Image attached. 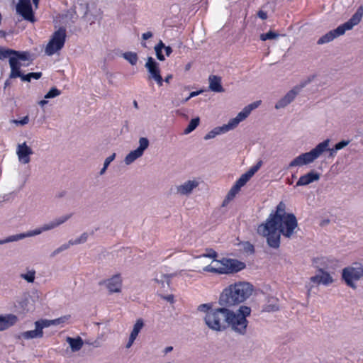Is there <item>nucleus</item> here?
I'll return each instance as SVG.
<instances>
[{"label": "nucleus", "mask_w": 363, "mask_h": 363, "mask_svg": "<svg viewBox=\"0 0 363 363\" xmlns=\"http://www.w3.org/2000/svg\"><path fill=\"white\" fill-rule=\"evenodd\" d=\"M250 313L251 308L246 306H240L235 312L226 306H221L207 313L204 322L213 331L221 332L230 327L233 331L243 335L247 333V317Z\"/></svg>", "instance_id": "nucleus-1"}, {"label": "nucleus", "mask_w": 363, "mask_h": 363, "mask_svg": "<svg viewBox=\"0 0 363 363\" xmlns=\"http://www.w3.org/2000/svg\"><path fill=\"white\" fill-rule=\"evenodd\" d=\"M298 230L299 228L296 216L294 213H289L282 218L281 221H277L274 226L272 225V223L259 225L257 232L266 238L267 243L270 247L278 249L280 246L281 235L291 239Z\"/></svg>", "instance_id": "nucleus-2"}, {"label": "nucleus", "mask_w": 363, "mask_h": 363, "mask_svg": "<svg viewBox=\"0 0 363 363\" xmlns=\"http://www.w3.org/2000/svg\"><path fill=\"white\" fill-rule=\"evenodd\" d=\"M253 286L245 281H239L225 288L220 295L218 303L228 308L245 302L252 294Z\"/></svg>", "instance_id": "nucleus-3"}, {"label": "nucleus", "mask_w": 363, "mask_h": 363, "mask_svg": "<svg viewBox=\"0 0 363 363\" xmlns=\"http://www.w3.org/2000/svg\"><path fill=\"white\" fill-rule=\"evenodd\" d=\"M363 17V6L357 9L352 16L345 23L340 25L337 28L330 30L317 41L318 45H323L333 41L335 38L342 35L347 30H352L354 26L359 24Z\"/></svg>", "instance_id": "nucleus-4"}, {"label": "nucleus", "mask_w": 363, "mask_h": 363, "mask_svg": "<svg viewBox=\"0 0 363 363\" xmlns=\"http://www.w3.org/2000/svg\"><path fill=\"white\" fill-rule=\"evenodd\" d=\"M216 264L220 266H212L211 264L203 268V272H211L218 274H233L238 273L245 269L246 264L236 259L222 258L221 259H215Z\"/></svg>", "instance_id": "nucleus-5"}, {"label": "nucleus", "mask_w": 363, "mask_h": 363, "mask_svg": "<svg viewBox=\"0 0 363 363\" xmlns=\"http://www.w3.org/2000/svg\"><path fill=\"white\" fill-rule=\"evenodd\" d=\"M330 140L326 139L324 141L318 144L311 151L305 153H302L296 158H294L289 164V168H291L297 166L306 165L313 162L317 158H318L329 146Z\"/></svg>", "instance_id": "nucleus-6"}, {"label": "nucleus", "mask_w": 363, "mask_h": 363, "mask_svg": "<svg viewBox=\"0 0 363 363\" xmlns=\"http://www.w3.org/2000/svg\"><path fill=\"white\" fill-rule=\"evenodd\" d=\"M66 29L63 27L59 28L52 35L50 40L47 44L45 52L47 55L51 56L56 52L60 50L65 45L66 40Z\"/></svg>", "instance_id": "nucleus-7"}, {"label": "nucleus", "mask_w": 363, "mask_h": 363, "mask_svg": "<svg viewBox=\"0 0 363 363\" xmlns=\"http://www.w3.org/2000/svg\"><path fill=\"white\" fill-rule=\"evenodd\" d=\"M33 61L31 55L28 51L13 50V55L9 59V65L11 72L9 77L11 79L16 78L19 76V69H21V63L19 61Z\"/></svg>", "instance_id": "nucleus-8"}, {"label": "nucleus", "mask_w": 363, "mask_h": 363, "mask_svg": "<svg viewBox=\"0 0 363 363\" xmlns=\"http://www.w3.org/2000/svg\"><path fill=\"white\" fill-rule=\"evenodd\" d=\"M363 277L362 267H347L342 269V279L345 284L353 289H357L355 281H358Z\"/></svg>", "instance_id": "nucleus-9"}, {"label": "nucleus", "mask_w": 363, "mask_h": 363, "mask_svg": "<svg viewBox=\"0 0 363 363\" xmlns=\"http://www.w3.org/2000/svg\"><path fill=\"white\" fill-rule=\"evenodd\" d=\"M311 82V79H308L307 81L301 82L299 85L294 86L292 89L288 91L284 96H283L275 104V108L280 109L291 104L301 91V90Z\"/></svg>", "instance_id": "nucleus-10"}, {"label": "nucleus", "mask_w": 363, "mask_h": 363, "mask_svg": "<svg viewBox=\"0 0 363 363\" xmlns=\"http://www.w3.org/2000/svg\"><path fill=\"white\" fill-rule=\"evenodd\" d=\"M16 12L28 21L31 23L35 21L30 0H18L16 5Z\"/></svg>", "instance_id": "nucleus-11"}, {"label": "nucleus", "mask_w": 363, "mask_h": 363, "mask_svg": "<svg viewBox=\"0 0 363 363\" xmlns=\"http://www.w3.org/2000/svg\"><path fill=\"white\" fill-rule=\"evenodd\" d=\"M35 330L21 333V334L16 336V338H23L26 340H30L33 338L42 337L43 335V329L44 328L49 327V322H43L42 320H38L35 323Z\"/></svg>", "instance_id": "nucleus-12"}, {"label": "nucleus", "mask_w": 363, "mask_h": 363, "mask_svg": "<svg viewBox=\"0 0 363 363\" xmlns=\"http://www.w3.org/2000/svg\"><path fill=\"white\" fill-rule=\"evenodd\" d=\"M289 213L286 212V205L283 201H281L277 206L276 211L271 213L263 224L272 223V225L274 226L277 221H281V218H284L286 214Z\"/></svg>", "instance_id": "nucleus-13"}, {"label": "nucleus", "mask_w": 363, "mask_h": 363, "mask_svg": "<svg viewBox=\"0 0 363 363\" xmlns=\"http://www.w3.org/2000/svg\"><path fill=\"white\" fill-rule=\"evenodd\" d=\"M33 154V150L27 145L26 142L18 144L16 148V155L18 161L23 164L30 162V155Z\"/></svg>", "instance_id": "nucleus-14"}, {"label": "nucleus", "mask_w": 363, "mask_h": 363, "mask_svg": "<svg viewBox=\"0 0 363 363\" xmlns=\"http://www.w3.org/2000/svg\"><path fill=\"white\" fill-rule=\"evenodd\" d=\"M238 125L233 122V119L231 118L227 124H224L222 126L216 127L212 130L209 131L205 136L204 140H208L214 138L216 135L221 133H225L229 130H233Z\"/></svg>", "instance_id": "nucleus-15"}, {"label": "nucleus", "mask_w": 363, "mask_h": 363, "mask_svg": "<svg viewBox=\"0 0 363 363\" xmlns=\"http://www.w3.org/2000/svg\"><path fill=\"white\" fill-rule=\"evenodd\" d=\"M199 183L196 179L188 180L181 185L175 187V193L181 196H188L192 191L199 186Z\"/></svg>", "instance_id": "nucleus-16"}, {"label": "nucleus", "mask_w": 363, "mask_h": 363, "mask_svg": "<svg viewBox=\"0 0 363 363\" xmlns=\"http://www.w3.org/2000/svg\"><path fill=\"white\" fill-rule=\"evenodd\" d=\"M109 293H119L121 291L122 279L120 274H115L110 279L104 281Z\"/></svg>", "instance_id": "nucleus-17"}, {"label": "nucleus", "mask_w": 363, "mask_h": 363, "mask_svg": "<svg viewBox=\"0 0 363 363\" xmlns=\"http://www.w3.org/2000/svg\"><path fill=\"white\" fill-rule=\"evenodd\" d=\"M262 165V161L259 160L255 166L250 167L247 172L242 174L240 177L236 181L235 184L238 185L239 187L242 188L259 169Z\"/></svg>", "instance_id": "nucleus-18"}, {"label": "nucleus", "mask_w": 363, "mask_h": 363, "mask_svg": "<svg viewBox=\"0 0 363 363\" xmlns=\"http://www.w3.org/2000/svg\"><path fill=\"white\" fill-rule=\"evenodd\" d=\"M261 104V101H255L247 106H246L235 118H233V122L236 123L237 125L244 121L248 116L250 114L251 111L255 108H257L259 104Z\"/></svg>", "instance_id": "nucleus-19"}, {"label": "nucleus", "mask_w": 363, "mask_h": 363, "mask_svg": "<svg viewBox=\"0 0 363 363\" xmlns=\"http://www.w3.org/2000/svg\"><path fill=\"white\" fill-rule=\"evenodd\" d=\"M320 174L314 170L301 176L296 182V186H306L320 179Z\"/></svg>", "instance_id": "nucleus-20"}, {"label": "nucleus", "mask_w": 363, "mask_h": 363, "mask_svg": "<svg viewBox=\"0 0 363 363\" xmlns=\"http://www.w3.org/2000/svg\"><path fill=\"white\" fill-rule=\"evenodd\" d=\"M145 67L147 69L149 73V79H152V78L161 74L159 63L157 62L152 57H148L147 58V62L145 65Z\"/></svg>", "instance_id": "nucleus-21"}, {"label": "nucleus", "mask_w": 363, "mask_h": 363, "mask_svg": "<svg viewBox=\"0 0 363 363\" xmlns=\"http://www.w3.org/2000/svg\"><path fill=\"white\" fill-rule=\"evenodd\" d=\"M209 89L216 93H222L225 91L221 84V77L217 75H210L208 77Z\"/></svg>", "instance_id": "nucleus-22"}, {"label": "nucleus", "mask_w": 363, "mask_h": 363, "mask_svg": "<svg viewBox=\"0 0 363 363\" xmlns=\"http://www.w3.org/2000/svg\"><path fill=\"white\" fill-rule=\"evenodd\" d=\"M18 320L16 315L13 314H8L6 315H0V331L8 329L13 325Z\"/></svg>", "instance_id": "nucleus-23"}, {"label": "nucleus", "mask_w": 363, "mask_h": 363, "mask_svg": "<svg viewBox=\"0 0 363 363\" xmlns=\"http://www.w3.org/2000/svg\"><path fill=\"white\" fill-rule=\"evenodd\" d=\"M66 340L69 343L72 352L80 350L84 344L83 340L80 337L76 338L67 337Z\"/></svg>", "instance_id": "nucleus-24"}, {"label": "nucleus", "mask_w": 363, "mask_h": 363, "mask_svg": "<svg viewBox=\"0 0 363 363\" xmlns=\"http://www.w3.org/2000/svg\"><path fill=\"white\" fill-rule=\"evenodd\" d=\"M174 277V274H161L157 275L154 279V281L162 285V287L165 286V283L167 286H169L170 279Z\"/></svg>", "instance_id": "nucleus-25"}, {"label": "nucleus", "mask_w": 363, "mask_h": 363, "mask_svg": "<svg viewBox=\"0 0 363 363\" xmlns=\"http://www.w3.org/2000/svg\"><path fill=\"white\" fill-rule=\"evenodd\" d=\"M143 154L139 152L137 149L133 151H130L125 157L124 162L125 164L129 165L132 164L137 159L140 157Z\"/></svg>", "instance_id": "nucleus-26"}, {"label": "nucleus", "mask_w": 363, "mask_h": 363, "mask_svg": "<svg viewBox=\"0 0 363 363\" xmlns=\"http://www.w3.org/2000/svg\"><path fill=\"white\" fill-rule=\"evenodd\" d=\"M318 272L320 273V278L322 280V284L323 285H329L333 282V279L330 276V274L324 271L323 268L318 267Z\"/></svg>", "instance_id": "nucleus-27"}, {"label": "nucleus", "mask_w": 363, "mask_h": 363, "mask_svg": "<svg viewBox=\"0 0 363 363\" xmlns=\"http://www.w3.org/2000/svg\"><path fill=\"white\" fill-rule=\"evenodd\" d=\"M42 73L41 72H30L27 74H23L21 69H19V76H17V77H20L22 81L23 82H30L31 79L33 78L35 79H38L41 77Z\"/></svg>", "instance_id": "nucleus-28"}, {"label": "nucleus", "mask_w": 363, "mask_h": 363, "mask_svg": "<svg viewBox=\"0 0 363 363\" xmlns=\"http://www.w3.org/2000/svg\"><path fill=\"white\" fill-rule=\"evenodd\" d=\"M240 189H241V188H240V187H239V186H238V185H237V184H235L232 186V188L230 189V190L229 191V192L228 193V194H227V196H226L225 199H224L223 203V206H225V204H226L228 201H230L233 200V199L235 198V196H236V194L240 191Z\"/></svg>", "instance_id": "nucleus-29"}, {"label": "nucleus", "mask_w": 363, "mask_h": 363, "mask_svg": "<svg viewBox=\"0 0 363 363\" xmlns=\"http://www.w3.org/2000/svg\"><path fill=\"white\" fill-rule=\"evenodd\" d=\"M29 303V299L28 297H23L21 299L17 301V304L15 306V307L19 311L24 313L25 311H28V306Z\"/></svg>", "instance_id": "nucleus-30"}, {"label": "nucleus", "mask_w": 363, "mask_h": 363, "mask_svg": "<svg viewBox=\"0 0 363 363\" xmlns=\"http://www.w3.org/2000/svg\"><path fill=\"white\" fill-rule=\"evenodd\" d=\"M122 57L131 65H135L138 60L137 53L133 52H125L122 55Z\"/></svg>", "instance_id": "nucleus-31"}, {"label": "nucleus", "mask_w": 363, "mask_h": 363, "mask_svg": "<svg viewBox=\"0 0 363 363\" xmlns=\"http://www.w3.org/2000/svg\"><path fill=\"white\" fill-rule=\"evenodd\" d=\"M200 118L199 117H196L191 119L188 125V126L184 129V133L187 135L194 131L199 125Z\"/></svg>", "instance_id": "nucleus-32"}, {"label": "nucleus", "mask_w": 363, "mask_h": 363, "mask_svg": "<svg viewBox=\"0 0 363 363\" xmlns=\"http://www.w3.org/2000/svg\"><path fill=\"white\" fill-rule=\"evenodd\" d=\"M144 325L145 324L142 318H138L133 325V328L130 333V335L137 338V336L138 335L142 328L144 327Z\"/></svg>", "instance_id": "nucleus-33"}, {"label": "nucleus", "mask_w": 363, "mask_h": 363, "mask_svg": "<svg viewBox=\"0 0 363 363\" xmlns=\"http://www.w3.org/2000/svg\"><path fill=\"white\" fill-rule=\"evenodd\" d=\"M279 36V33L270 30L266 33H262L259 36V38L262 41H266L267 40L277 39Z\"/></svg>", "instance_id": "nucleus-34"}, {"label": "nucleus", "mask_w": 363, "mask_h": 363, "mask_svg": "<svg viewBox=\"0 0 363 363\" xmlns=\"http://www.w3.org/2000/svg\"><path fill=\"white\" fill-rule=\"evenodd\" d=\"M23 235H10L4 239L0 240V245H4L6 243L11 242H16L20 240L23 239Z\"/></svg>", "instance_id": "nucleus-35"}, {"label": "nucleus", "mask_w": 363, "mask_h": 363, "mask_svg": "<svg viewBox=\"0 0 363 363\" xmlns=\"http://www.w3.org/2000/svg\"><path fill=\"white\" fill-rule=\"evenodd\" d=\"M149 144L150 143L148 139L147 138L142 137L139 139V147L137 150L143 155L144 151L147 149Z\"/></svg>", "instance_id": "nucleus-36"}, {"label": "nucleus", "mask_w": 363, "mask_h": 363, "mask_svg": "<svg viewBox=\"0 0 363 363\" xmlns=\"http://www.w3.org/2000/svg\"><path fill=\"white\" fill-rule=\"evenodd\" d=\"M13 50L12 49H6L3 47H0V60H4L9 58L13 55Z\"/></svg>", "instance_id": "nucleus-37"}, {"label": "nucleus", "mask_w": 363, "mask_h": 363, "mask_svg": "<svg viewBox=\"0 0 363 363\" xmlns=\"http://www.w3.org/2000/svg\"><path fill=\"white\" fill-rule=\"evenodd\" d=\"M71 245H73V244H71L70 243V240H69L68 242L67 243H65L63 245H62L61 246H60L59 247H57V249H55L50 255V257H55L56 255H57L58 254H60V252L67 250L69 248V247Z\"/></svg>", "instance_id": "nucleus-38"}, {"label": "nucleus", "mask_w": 363, "mask_h": 363, "mask_svg": "<svg viewBox=\"0 0 363 363\" xmlns=\"http://www.w3.org/2000/svg\"><path fill=\"white\" fill-rule=\"evenodd\" d=\"M20 277L28 283H33L35 280V271L29 270L26 274H21Z\"/></svg>", "instance_id": "nucleus-39"}, {"label": "nucleus", "mask_w": 363, "mask_h": 363, "mask_svg": "<svg viewBox=\"0 0 363 363\" xmlns=\"http://www.w3.org/2000/svg\"><path fill=\"white\" fill-rule=\"evenodd\" d=\"M89 235L87 233H83L79 238L75 239V240H70V243L74 245H79L84 243L87 241Z\"/></svg>", "instance_id": "nucleus-40"}, {"label": "nucleus", "mask_w": 363, "mask_h": 363, "mask_svg": "<svg viewBox=\"0 0 363 363\" xmlns=\"http://www.w3.org/2000/svg\"><path fill=\"white\" fill-rule=\"evenodd\" d=\"M206 253L201 255L200 256L198 257V258H201V257L213 258V262H215V259H216V258L218 256L217 252L211 248L206 249Z\"/></svg>", "instance_id": "nucleus-41"}, {"label": "nucleus", "mask_w": 363, "mask_h": 363, "mask_svg": "<svg viewBox=\"0 0 363 363\" xmlns=\"http://www.w3.org/2000/svg\"><path fill=\"white\" fill-rule=\"evenodd\" d=\"M72 213L67 214V215H63V216H60L58 218H55L53 220L56 223L57 227H59L60 225H62L66 221H67L72 217Z\"/></svg>", "instance_id": "nucleus-42"}, {"label": "nucleus", "mask_w": 363, "mask_h": 363, "mask_svg": "<svg viewBox=\"0 0 363 363\" xmlns=\"http://www.w3.org/2000/svg\"><path fill=\"white\" fill-rule=\"evenodd\" d=\"M43 232H45V230H43V225H41L40 227H39L33 230L29 231L27 233H20L19 235H23L24 236L23 238H25L26 237H30V236H35V235H40V233H42Z\"/></svg>", "instance_id": "nucleus-43"}, {"label": "nucleus", "mask_w": 363, "mask_h": 363, "mask_svg": "<svg viewBox=\"0 0 363 363\" xmlns=\"http://www.w3.org/2000/svg\"><path fill=\"white\" fill-rule=\"evenodd\" d=\"M61 91L56 87H52L50 91L45 95V99H52L59 96Z\"/></svg>", "instance_id": "nucleus-44"}, {"label": "nucleus", "mask_w": 363, "mask_h": 363, "mask_svg": "<svg viewBox=\"0 0 363 363\" xmlns=\"http://www.w3.org/2000/svg\"><path fill=\"white\" fill-rule=\"evenodd\" d=\"M42 225H43V230H44L45 232L49 231V230H51L52 229L57 228V225L54 220H52L46 223H44Z\"/></svg>", "instance_id": "nucleus-45"}, {"label": "nucleus", "mask_w": 363, "mask_h": 363, "mask_svg": "<svg viewBox=\"0 0 363 363\" xmlns=\"http://www.w3.org/2000/svg\"><path fill=\"white\" fill-rule=\"evenodd\" d=\"M11 122L14 124H16V125H25L26 124L28 123L29 122V117L28 116H24L23 118L20 119V120H17V119H13L11 121Z\"/></svg>", "instance_id": "nucleus-46"}, {"label": "nucleus", "mask_w": 363, "mask_h": 363, "mask_svg": "<svg viewBox=\"0 0 363 363\" xmlns=\"http://www.w3.org/2000/svg\"><path fill=\"white\" fill-rule=\"evenodd\" d=\"M67 319V318L66 316H64V317H61V318H57V319H55V320H42V321L43 322H49V326H50L51 325H59L60 323H62Z\"/></svg>", "instance_id": "nucleus-47"}, {"label": "nucleus", "mask_w": 363, "mask_h": 363, "mask_svg": "<svg viewBox=\"0 0 363 363\" xmlns=\"http://www.w3.org/2000/svg\"><path fill=\"white\" fill-rule=\"evenodd\" d=\"M212 305L211 303H203L198 306V311L201 312H205L206 314L208 313L211 309Z\"/></svg>", "instance_id": "nucleus-48"}, {"label": "nucleus", "mask_w": 363, "mask_h": 363, "mask_svg": "<svg viewBox=\"0 0 363 363\" xmlns=\"http://www.w3.org/2000/svg\"><path fill=\"white\" fill-rule=\"evenodd\" d=\"M350 143V140H341L340 142L337 143L335 145V150H342L345 147H346Z\"/></svg>", "instance_id": "nucleus-49"}, {"label": "nucleus", "mask_w": 363, "mask_h": 363, "mask_svg": "<svg viewBox=\"0 0 363 363\" xmlns=\"http://www.w3.org/2000/svg\"><path fill=\"white\" fill-rule=\"evenodd\" d=\"M310 281L311 283L316 284H322V280H321V278H320V273L316 274V275H315V276L311 277L310 278Z\"/></svg>", "instance_id": "nucleus-50"}, {"label": "nucleus", "mask_w": 363, "mask_h": 363, "mask_svg": "<svg viewBox=\"0 0 363 363\" xmlns=\"http://www.w3.org/2000/svg\"><path fill=\"white\" fill-rule=\"evenodd\" d=\"M115 157H116V153H113L111 155H110L109 157H106V160H105V161H104V164L105 166L108 167V166H109V164H110V163H111L112 161H113V160H114Z\"/></svg>", "instance_id": "nucleus-51"}, {"label": "nucleus", "mask_w": 363, "mask_h": 363, "mask_svg": "<svg viewBox=\"0 0 363 363\" xmlns=\"http://www.w3.org/2000/svg\"><path fill=\"white\" fill-rule=\"evenodd\" d=\"M152 79H154L159 86H162L163 85L164 80H163L161 74L152 78Z\"/></svg>", "instance_id": "nucleus-52"}, {"label": "nucleus", "mask_w": 363, "mask_h": 363, "mask_svg": "<svg viewBox=\"0 0 363 363\" xmlns=\"http://www.w3.org/2000/svg\"><path fill=\"white\" fill-rule=\"evenodd\" d=\"M157 58L160 61H164L165 60L164 56L163 55L162 50H155Z\"/></svg>", "instance_id": "nucleus-53"}, {"label": "nucleus", "mask_w": 363, "mask_h": 363, "mask_svg": "<svg viewBox=\"0 0 363 363\" xmlns=\"http://www.w3.org/2000/svg\"><path fill=\"white\" fill-rule=\"evenodd\" d=\"M257 16L259 18H260L262 20H265L267 18V12L262 11V10H259L258 12H257Z\"/></svg>", "instance_id": "nucleus-54"}, {"label": "nucleus", "mask_w": 363, "mask_h": 363, "mask_svg": "<svg viewBox=\"0 0 363 363\" xmlns=\"http://www.w3.org/2000/svg\"><path fill=\"white\" fill-rule=\"evenodd\" d=\"M135 339H136V337H133V336L130 335L129 339H128V342H127V344L125 345V347L126 348H130L133 345V344L134 341L135 340Z\"/></svg>", "instance_id": "nucleus-55"}, {"label": "nucleus", "mask_w": 363, "mask_h": 363, "mask_svg": "<svg viewBox=\"0 0 363 363\" xmlns=\"http://www.w3.org/2000/svg\"><path fill=\"white\" fill-rule=\"evenodd\" d=\"M279 310V307L275 305H269L265 308L266 311H276Z\"/></svg>", "instance_id": "nucleus-56"}, {"label": "nucleus", "mask_w": 363, "mask_h": 363, "mask_svg": "<svg viewBox=\"0 0 363 363\" xmlns=\"http://www.w3.org/2000/svg\"><path fill=\"white\" fill-rule=\"evenodd\" d=\"M86 343L92 345L94 347H99L101 345V341L99 340H96L92 342H86Z\"/></svg>", "instance_id": "nucleus-57"}, {"label": "nucleus", "mask_w": 363, "mask_h": 363, "mask_svg": "<svg viewBox=\"0 0 363 363\" xmlns=\"http://www.w3.org/2000/svg\"><path fill=\"white\" fill-rule=\"evenodd\" d=\"M162 298L168 302L174 303V296L172 294L167 295V296H162Z\"/></svg>", "instance_id": "nucleus-58"}, {"label": "nucleus", "mask_w": 363, "mask_h": 363, "mask_svg": "<svg viewBox=\"0 0 363 363\" xmlns=\"http://www.w3.org/2000/svg\"><path fill=\"white\" fill-rule=\"evenodd\" d=\"M165 45L163 43L162 40H160V42L155 46V50H162L165 48Z\"/></svg>", "instance_id": "nucleus-59"}, {"label": "nucleus", "mask_w": 363, "mask_h": 363, "mask_svg": "<svg viewBox=\"0 0 363 363\" xmlns=\"http://www.w3.org/2000/svg\"><path fill=\"white\" fill-rule=\"evenodd\" d=\"M325 151H328L329 152V157H334L337 152V151H338L337 150H335V147H333V148H329L328 147V149L325 150Z\"/></svg>", "instance_id": "nucleus-60"}, {"label": "nucleus", "mask_w": 363, "mask_h": 363, "mask_svg": "<svg viewBox=\"0 0 363 363\" xmlns=\"http://www.w3.org/2000/svg\"><path fill=\"white\" fill-rule=\"evenodd\" d=\"M152 37V32H150V31L145 33L142 35V38L144 40H146Z\"/></svg>", "instance_id": "nucleus-61"}, {"label": "nucleus", "mask_w": 363, "mask_h": 363, "mask_svg": "<svg viewBox=\"0 0 363 363\" xmlns=\"http://www.w3.org/2000/svg\"><path fill=\"white\" fill-rule=\"evenodd\" d=\"M167 56H169L172 52V49L170 46H165L164 48Z\"/></svg>", "instance_id": "nucleus-62"}, {"label": "nucleus", "mask_w": 363, "mask_h": 363, "mask_svg": "<svg viewBox=\"0 0 363 363\" xmlns=\"http://www.w3.org/2000/svg\"><path fill=\"white\" fill-rule=\"evenodd\" d=\"M201 92H202V90L192 91V92L190 93V94L189 96V99H191L192 97L196 96L199 94H200Z\"/></svg>", "instance_id": "nucleus-63"}, {"label": "nucleus", "mask_w": 363, "mask_h": 363, "mask_svg": "<svg viewBox=\"0 0 363 363\" xmlns=\"http://www.w3.org/2000/svg\"><path fill=\"white\" fill-rule=\"evenodd\" d=\"M66 194H67V192L65 191H62L60 192H58L56 194V198H57V199L62 198V197H64L66 195Z\"/></svg>", "instance_id": "nucleus-64"}]
</instances>
